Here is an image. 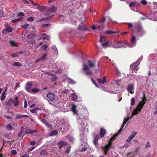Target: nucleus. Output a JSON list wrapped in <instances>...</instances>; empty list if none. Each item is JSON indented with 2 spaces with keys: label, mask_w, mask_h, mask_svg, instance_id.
Listing matches in <instances>:
<instances>
[{
  "label": "nucleus",
  "mask_w": 157,
  "mask_h": 157,
  "mask_svg": "<svg viewBox=\"0 0 157 157\" xmlns=\"http://www.w3.org/2000/svg\"><path fill=\"white\" fill-rule=\"evenodd\" d=\"M116 74L117 75H120L121 74L120 72L117 68L116 69Z\"/></svg>",
  "instance_id": "55"
},
{
  "label": "nucleus",
  "mask_w": 157,
  "mask_h": 157,
  "mask_svg": "<svg viewBox=\"0 0 157 157\" xmlns=\"http://www.w3.org/2000/svg\"><path fill=\"white\" fill-rule=\"evenodd\" d=\"M67 81L70 84H73L75 83L74 81L70 78H67Z\"/></svg>",
  "instance_id": "36"
},
{
  "label": "nucleus",
  "mask_w": 157,
  "mask_h": 157,
  "mask_svg": "<svg viewBox=\"0 0 157 157\" xmlns=\"http://www.w3.org/2000/svg\"><path fill=\"white\" fill-rule=\"evenodd\" d=\"M112 142L109 141L108 144L105 146V149L107 151H109V149L112 145Z\"/></svg>",
  "instance_id": "20"
},
{
  "label": "nucleus",
  "mask_w": 157,
  "mask_h": 157,
  "mask_svg": "<svg viewBox=\"0 0 157 157\" xmlns=\"http://www.w3.org/2000/svg\"><path fill=\"white\" fill-rule=\"evenodd\" d=\"M36 42V41L34 39H32L29 42L30 43L32 44H34Z\"/></svg>",
  "instance_id": "59"
},
{
  "label": "nucleus",
  "mask_w": 157,
  "mask_h": 157,
  "mask_svg": "<svg viewBox=\"0 0 157 157\" xmlns=\"http://www.w3.org/2000/svg\"><path fill=\"white\" fill-rule=\"evenodd\" d=\"M41 121L48 128H50L52 127V125L49 124L47 121L44 119H41Z\"/></svg>",
  "instance_id": "16"
},
{
  "label": "nucleus",
  "mask_w": 157,
  "mask_h": 157,
  "mask_svg": "<svg viewBox=\"0 0 157 157\" xmlns=\"http://www.w3.org/2000/svg\"><path fill=\"white\" fill-rule=\"evenodd\" d=\"M140 5V3L137 2H130L129 4V6L130 7H134L135 6H139Z\"/></svg>",
  "instance_id": "9"
},
{
  "label": "nucleus",
  "mask_w": 157,
  "mask_h": 157,
  "mask_svg": "<svg viewBox=\"0 0 157 157\" xmlns=\"http://www.w3.org/2000/svg\"><path fill=\"white\" fill-rule=\"evenodd\" d=\"M23 117L28 118L29 116L27 115L17 114L16 115L15 118L16 119H19Z\"/></svg>",
  "instance_id": "15"
},
{
  "label": "nucleus",
  "mask_w": 157,
  "mask_h": 157,
  "mask_svg": "<svg viewBox=\"0 0 157 157\" xmlns=\"http://www.w3.org/2000/svg\"><path fill=\"white\" fill-rule=\"evenodd\" d=\"M137 132H132L131 135L126 140V142H130L135 136L137 134Z\"/></svg>",
  "instance_id": "6"
},
{
  "label": "nucleus",
  "mask_w": 157,
  "mask_h": 157,
  "mask_svg": "<svg viewBox=\"0 0 157 157\" xmlns=\"http://www.w3.org/2000/svg\"><path fill=\"white\" fill-rule=\"evenodd\" d=\"M105 42L104 43H103L102 44V45L103 47L104 48H105L106 47H107L108 45L109 44V41H105Z\"/></svg>",
  "instance_id": "35"
},
{
  "label": "nucleus",
  "mask_w": 157,
  "mask_h": 157,
  "mask_svg": "<svg viewBox=\"0 0 157 157\" xmlns=\"http://www.w3.org/2000/svg\"><path fill=\"white\" fill-rule=\"evenodd\" d=\"M78 29L81 30H85L86 29V27L85 25H79L78 27Z\"/></svg>",
  "instance_id": "33"
},
{
  "label": "nucleus",
  "mask_w": 157,
  "mask_h": 157,
  "mask_svg": "<svg viewBox=\"0 0 157 157\" xmlns=\"http://www.w3.org/2000/svg\"><path fill=\"white\" fill-rule=\"evenodd\" d=\"M98 81L101 84H104L106 82V77L104 76L102 80L101 79H98Z\"/></svg>",
  "instance_id": "18"
},
{
  "label": "nucleus",
  "mask_w": 157,
  "mask_h": 157,
  "mask_svg": "<svg viewBox=\"0 0 157 157\" xmlns=\"http://www.w3.org/2000/svg\"><path fill=\"white\" fill-rule=\"evenodd\" d=\"M42 39L43 40H48L49 39V36L48 35H46L45 33H44L41 35Z\"/></svg>",
  "instance_id": "21"
},
{
  "label": "nucleus",
  "mask_w": 157,
  "mask_h": 157,
  "mask_svg": "<svg viewBox=\"0 0 157 157\" xmlns=\"http://www.w3.org/2000/svg\"><path fill=\"white\" fill-rule=\"evenodd\" d=\"M51 26V24L49 23V24H42L41 26L42 27L45 28L46 27H48Z\"/></svg>",
  "instance_id": "40"
},
{
  "label": "nucleus",
  "mask_w": 157,
  "mask_h": 157,
  "mask_svg": "<svg viewBox=\"0 0 157 157\" xmlns=\"http://www.w3.org/2000/svg\"><path fill=\"white\" fill-rule=\"evenodd\" d=\"M77 106L75 104L72 105V107L71 108V110L74 114H77V111L76 110Z\"/></svg>",
  "instance_id": "17"
},
{
  "label": "nucleus",
  "mask_w": 157,
  "mask_h": 157,
  "mask_svg": "<svg viewBox=\"0 0 157 157\" xmlns=\"http://www.w3.org/2000/svg\"><path fill=\"white\" fill-rule=\"evenodd\" d=\"M10 44L12 46H17L16 43L14 41H10Z\"/></svg>",
  "instance_id": "48"
},
{
  "label": "nucleus",
  "mask_w": 157,
  "mask_h": 157,
  "mask_svg": "<svg viewBox=\"0 0 157 157\" xmlns=\"http://www.w3.org/2000/svg\"><path fill=\"white\" fill-rule=\"evenodd\" d=\"M91 80L93 83L97 87H98V86L97 84L96 81L94 79L92 78H91Z\"/></svg>",
  "instance_id": "50"
},
{
  "label": "nucleus",
  "mask_w": 157,
  "mask_h": 157,
  "mask_svg": "<svg viewBox=\"0 0 157 157\" xmlns=\"http://www.w3.org/2000/svg\"><path fill=\"white\" fill-rule=\"evenodd\" d=\"M6 90L5 91L3 92L1 94V99L2 101H3L6 98L5 92L6 91Z\"/></svg>",
  "instance_id": "29"
},
{
  "label": "nucleus",
  "mask_w": 157,
  "mask_h": 157,
  "mask_svg": "<svg viewBox=\"0 0 157 157\" xmlns=\"http://www.w3.org/2000/svg\"><path fill=\"white\" fill-rule=\"evenodd\" d=\"M106 130L105 129L103 128H101L100 132V136L101 138L104 137L106 133Z\"/></svg>",
  "instance_id": "11"
},
{
  "label": "nucleus",
  "mask_w": 157,
  "mask_h": 157,
  "mask_svg": "<svg viewBox=\"0 0 157 157\" xmlns=\"http://www.w3.org/2000/svg\"><path fill=\"white\" fill-rule=\"evenodd\" d=\"M118 45L117 46H113V47L115 48H121L123 46H124L125 45V43L123 42L119 41L118 42Z\"/></svg>",
  "instance_id": "12"
},
{
  "label": "nucleus",
  "mask_w": 157,
  "mask_h": 157,
  "mask_svg": "<svg viewBox=\"0 0 157 157\" xmlns=\"http://www.w3.org/2000/svg\"><path fill=\"white\" fill-rule=\"evenodd\" d=\"M135 100L134 98H132L131 100V105L133 106L135 104Z\"/></svg>",
  "instance_id": "46"
},
{
  "label": "nucleus",
  "mask_w": 157,
  "mask_h": 157,
  "mask_svg": "<svg viewBox=\"0 0 157 157\" xmlns=\"http://www.w3.org/2000/svg\"><path fill=\"white\" fill-rule=\"evenodd\" d=\"M29 25L28 24H25L24 25H22L21 26V27L23 28L26 29V28H28L29 27Z\"/></svg>",
  "instance_id": "57"
},
{
  "label": "nucleus",
  "mask_w": 157,
  "mask_h": 157,
  "mask_svg": "<svg viewBox=\"0 0 157 157\" xmlns=\"http://www.w3.org/2000/svg\"><path fill=\"white\" fill-rule=\"evenodd\" d=\"M133 89V86L132 84H130L128 85V88L127 89V91L128 92L130 93L133 94L134 92L132 91V90Z\"/></svg>",
  "instance_id": "13"
},
{
  "label": "nucleus",
  "mask_w": 157,
  "mask_h": 157,
  "mask_svg": "<svg viewBox=\"0 0 157 157\" xmlns=\"http://www.w3.org/2000/svg\"><path fill=\"white\" fill-rule=\"evenodd\" d=\"M13 103L15 106H17L19 105V103L18 102V97L17 96L15 97L14 100H13Z\"/></svg>",
  "instance_id": "14"
},
{
  "label": "nucleus",
  "mask_w": 157,
  "mask_h": 157,
  "mask_svg": "<svg viewBox=\"0 0 157 157\" xmlns=\"http://www.w3.org/2000/svg\"><path fill=\"white\" fill-rule=\"evenodd\" d=\"M140 64V63H138L136 62L135 63H133L130 65V69L132 71V73L135 72L136 73H137V71L139 69L138 66Z\"/></svg>",
  "instance_id": "4"
},
{
  "label": "nucleus",
  "mask_w": 157,
  "mask_h": 157,
  "mask_svg": "<svg viewBox=\"0 0 157 157\" xmlns=\"http://www.w3.org/2000/svg\"><path fill=\"white\" fill-rule=\"evenodd\" d=\"M71 148V146H69L67 148V150L66 151V152L67 153H69L70 151Z\"/></svg>",
  "instance_id": "47"
},
{
  "label": "nucleus",
  "mask_w": 157,
  "mask_h": 157,
  "mask_svg": "<svg viewBox=\"0 0 157 157\" xmlns=\"http://www.w3.org/2000/svg\"><path fill=\"white\" fill-rule=\"evenodd\" d=\"M53 16V15H52L51 16L46 17L45 18H42L41 19V20H40V21H44V20H48V19L49 18H50L51 17H52Z\"/></svg>",
  "instance_id": "45"
},
{
  "label": "nucleus",
  "mask_w": 157,
  "mask_h": 157,
  "mask_svg": "<svg viewBox=\"0 0 157 157\" xmlns=\"http://www.w3.org/2000/svg\"><path fill=\"white\" fill-rule=\"evenodd\" d=\"M22 18H18L17 19H14V20H12V22H17V21H19L20 20H21L22 19Z\"/></svg>",
  "instance_id": "58"
},
{
  "label": "nucleus",
  "mask_w": 157,
  "mask_h": 157,
  "mask_svg": "<svg viewBox=\"0 0 157 157\" xmlns=\"http://www.w3.org/2000/svg\"><path fill=\"white\" fill-rule=\"evenodd\" d=\"M52 76V77L51 78V80L53 81H56L57 79L56 76L55 74H54Z\"/></svg>",
  "instance_id": "37"
},
{
  "label": "nucleus",
  "mask_w": 157,
  "mask_h": 157,
  "mask_svg": "<svg viewBox=\"0 0 157 157\" xmlns=\"http://www.w3.org/2000/svg\"><path fill=\"white\" fill-rule=\"evenodd\" d=\"M150 147V143H149V142H148L147 144H146V145H145V147L146 148H148V147Z\"/></svg>",
  "instance_id": "61"
},
{
  "label": "nucleus",
  "mask_w": 157,
  "mask_h": 157,
  "mask_svg": "<svg viewBox=\"0 0 157 157\" xmlns=\"http://www.w3.org/2000/svg\"><path fill=\"white\" fill-rule=\"evenodd\" d=\"M114 81V82L118 85H120L121 83V79H117L116 80H115Z\"/></svg>",
  "instance_id": "39"
},
{
  "label": "nucleus",
  "mask_w": 157,
  "mask_h": 157,
  "mask_svg": "<svg viewBox=\"0 0 157 157\" xmlns=\"http://www.w3.org/2000/svg\"><path fill=\"white\" fill-rule=\"evenodd\" d=\"M25 15L22 12H20L17 14L18 17H23Z\"/></svg>",
  "instance_id": "51"
},
{
  "label": "nucleus",
  "mask_w": 157,
  "mask_h": 157,
  "mask_svg": "<svg viewBox=\"0 0 157 157\" xmlns=\"http://www.w3.org/2000/svg\"><path fill=\"white\" fill-rule=\"evenodd\" d=\"M32 84L31 82H28L26 84V86L25 87V89L26 90L30 93L31 90V86H32Z\"/></svg>",
  "instance_id": "7"
},
{
  "label": "nucleus",
  "mask_w": 157,
  "mask_h": 157,
  "mask_svg": "<svg viewBox=\"0 0 157 157\" xmlns=\"http://www.w3.org/2000/svg\"><path fill=\"white\" fill-rule=\"evenodd\" d=\"M40 90L37 88H33L32 89L30 92L31 93H36L40 91Z\"/></svg>",
  "instance_id": "32"
},
{
  "label": "nucleus",
  "mask_w": 157,
  "mask_h": 157,
  "mask_svg": "<svg viewBox=\"0 0 157 157\" xmlns=\"http://www.w3.org/2000/svg\"><path fill=\"white\" fill-rule=\"evenodd\" d=\"M13 65L16 66H21L22 65L21 63L19 62H15L13 64Z\"/></svg>",
  "instance_id": "43"
},
{
  "label": "nucleus",
  "mask_w": 157,
  "mask_h": 157,
  "mask_svg": "<svg viewBox=\"0 0 157 157\" xmlns=\"http://www.w3.org/2000/svg\"><path fill=\"white\" fill-rule=\"evenodd\" d=\"M34 20V18L33 17H29L27 19V20L28 21H33Z\"/></svg>",
  "instance_id": "62"
},
{
  "label": "nucleus",
  "mask_w": 157,
  "mask_h": 157,
  "mask_svg": "<svg viewBox=\"0 0 157 157\" xmlns=\"http://www.w3.org/2000/svg\"><path fill=\"white\" fill-rule=\"evenodd\" d=\"M141 99L142 101L139 102L137 107L133 110L132 113V116L130 117V119H131L133 116L138 114L141 111V109L146 103L147 100L145 94H143V97Z\"/></svg>",
  "instance_id": "1"
},
{
  "label": "nucleus",
  "mask_w": 157,
  "mask_h": 157,
  "mask_svg": "<svg viewBox=\"0 0 157 157\" xmlns=\"http://www.w3.org/2000/svg\"><path fill=\"white\" fill-rule=\"evenodd\" d=\"M132 153V152H129L127 153L126 155L127 157H134V155H132V156L130 155Z\"/></svg>",
  "instance_id": "52"
},
{
  "label": "nucleus",
  "mask_w": 157,
  "mask_h": 157,
  "mask_svg": "<svg viewBox=\"0 0 157 157\" xmlns=\"http://www.w3.org/2000/svg\"><path fill=\"white\" fill-rule=\"evenodd\" d=\"M99 137L98 135H97L95 137L94 140V143L95 144H97Z\"/></svg>",
  "instance_id": "31"
},
{
  "label": "nucleus",
  "mask_w": 157,
  "mask_h": 157,
  "mask_svg": "<svg viewBox=\"0 0 157 157\" xmlns=\"http://www.w3.org/2000/svg\"><path fill=\"white\" fill-rule=\"evenodd\" d=\"M106 41L105 38V36H100V41L101 42H102L103 41L105 42Z\"/></svg>",
  "instance_id": "42"
},
{
  "label": "nucleus",
  "mask_w": 157,
  "mask_h": 157,
  "mask_svg": "<svg viewBox=\"0 0 157 157\" xmlns=\"http://www.w3.org/2000/svg\"><path fill=\"white\" fill-rule=\"evenodd\" d=\"M132 142H130L129 143L125 144L123 146V147H125L126 148H127L129 147L130 145L131 144Z\"/></svg>",
  "instance_id": "49"
},
{
  "label": "nucleus",
  "mask_w": 157,
  "mask_h": 157,
  "mask_svg": "<svg viewBox=\"0 0 157 157\" xmlns=\"http://www.w3.org/2000/svg\"><path fill=\"white\" fill-rule=\"evenodd\" d=\"M43 49L44 50L48 48V46L47 45H44L42 46Z\"/></svg>",
  "instance_id": "64"
},
{
  "label": "nucleus",
  "mask_w": 157,
  "mask_h": 157,
  "mask_svg": "<svg viewBox=\"0 0 157 157\" xmlns=\"http://www.w3.org/2000/svg\"><path fill=\"white\" fill-rule=\"evenodd\" d=\"M25 130V131L24 132L25 133V134H29V133L30 132L31 130V128L29 127H27L26 128Z\"/></svg>",
  "instance_id": "34"
},
{
  "label": "nucleus",
  "mask_w": 157,
  "mask_h": 157,
  "mask_svg": "<svg viewBox=\"0 0 157 157\" xmlns=\"http://www.w3.org/2000/svg\"><path fill=\"white\" fill-rule=\"evenodd\" d=\"M58 132L56 130H54L51 132L50 133L51 136L56 135L57 134Z\"/></svg>",
  "instance_id": "38"
},
{
  "label": "nucleus",
  "mask_w": 157,
  "mask_h": 157,
  "mask_svg": "<svg viewBox=\"0 0 157 157\" xmlns=\"http://www.w3.org/2000/svg\"><path fill=\"white\" fill-rule=\"evenodd\" d=\"M57 9L55 6H51L48 9L46 14L47 16L49 15L51 13L56 12Z\"/></svg>",
  "instance_id": "5"
},
{
  "label": "nucleus",
  "mask_w": 157,
  "mask_h": 157,
  "mask_svg": "<svg viewBox=\"0 0 157 157\" xmlns=\"http://www.w3.org/2000/svg\"><path fill=\"white\" fill-rule=\"evenodd\" d=\"M47 56V54H45L42 56L40 58L36 60V62H38L40 61L42 59H45V57Z\"/></svg>",
  "instance_id": "25"
},
{
  "label": "nucleus",
  "mask_w": 157,
  "mask_h": 157,
  "mask_svg": "<svg viewBox=\"0 0 157 157\" xmlns=\"http://www.w3.org/2000/svg\"><path fill=\"white\" fill-rule=\"evenodd\" d=\"M18 56V53L16 52V53H14L13 54L12 56H11L13 58L16 57H17Z\"/></svg>",
  "instance_id": "54"
},
{
  "label": "nucleus",
  "mask_w": 157,
  "mask_h": 157,
  "mask_svg": "<svg viewBox=\"0 0 157 157\" xmlns=\"http://www.w3.org/2000/svg\"><path fill=\"white\" fill-rule=\"evenodd\" d=\"M47 99L49 103L52 105H55L56 103L58 98L53 93H48L46 94Z\"/></svg>",
  "instance_id": "3"
},
{
  "label": "nucleus",
  "mask_w": 157,
  "mask_h": 157,
  "mask_svg": "<svg viewBox=\"0 0 157 157\" xmlns=\"http://www.w3.org/2000/svg\"><path fill=\"white\" fill-rule=\"evenodd\" d=\"M141 3L143 5H146L147 4V1L145 0H142Z\"/></svg>",
  "instance_id": "56"
},
{
  "label": "nucleus",
  "mask_w": 157,
  "mask_h": 157,
  "mask_svg": "<svg viewBox=\"0 0 157 157\" xmlns=\"http://www.w3.org/2000/svg\"><path fill=\"white\" fill-rule=\"evenodd\" d=\"M37 132V130H31L30 132L29 133V134H33L34 133H36Z\"/></svg>",
  "instance_id": "53"
},
{
  "label": "nucleus",
  "mask_w": 157,
  "mask_h": 157,
  "mask_svg": "<svg viewBox=\"0 0 157 157\" xmlns=\"http://www.w3.org/2000/svg\"><path fill=\"white\" fill-rule=\"evenodd\" d=\"M13 102V99H9L6 103V105L10 106L12 104Z\"/></svg>",
  "instance_id": "27"
},
{
  "label": "nucleus",
  "mask_w": 157,
  "mask_h": 157,
  "mask_svg": "<svg viewBox=\"0 0 157 157\" xmlns=\"http://www.w3.org/2000/svg\"><path fill=\"white\" fill-rule=\"evenodd\" d=\"M129 119H130V118H129V117H128L127 118H124L123 124L121 126V127L120 129L119 130V133L121 132L123 130V128L124 125L126 123V122L128 121L129 120Z\"/></svg>",
  "instance_id": "8"
},
{
  "label": "nucleus",
  "mask_w": 157,
  "mask_h": 157,
  "mask_svg": "<svg viewBox=\"0 0 157 157\" xmlns=\"http://www.w3.org/2000/svg\"><path fill=\"white\" fill-rule=\"evenodd\" d=\"M67 137L68 139L70 141L72 142H73L74 141V138L73 136H71L70 135H68L67 136Z\"/></svg>",
  "instance_id": "28"
},
{
  "label": "nucleus",
  "mask_w": 157,
  "mask_h": 157,
  "mask_svg": "<svg viewBox=\"0 0 157 157\" xmlns=\"http://www.w3.org/2000/svg\"><path fill=\"white\" fill-rule=\"evenodd\" d=\"M71 97L74 101H75L77 100L78 96L75 94H72Z\"/></svg>",
  "instance_id": "24"
},
{
  "label": "nucleus",
  "mask_w": 157,
  "mask_h": 157,
  "mask_svg": "<svg viewBox=\"0 0 157 157\" xmlns=\"http://www.w3.org/2000/svg\"><path fill=\"white\" fill-rule=\"evenodd\" d=\"M13 31V29L10 27H8L6 28V29H3L2 30V33L3 34H6L9 32H12Z\"/></svg>",
  "instance_id": "10"
},
{
  "label": "nucleus",
  "mask_w": 157,
  "mask_h": 157,
  "mask_svg": "<svg viewBox=\"0 0 157 157\" xmlns=\"http://www.w3.org/2000/svg\"><path fill=\"white\" fill-rule=\"evenodd\" d=\"M57 144L63 147L64 145H66V144L65 142L63 141H61L59 142V143H58Z\"/></svg>",
  "instance_id": "41"
},
{
  "label": "nucleus",
  "mask_w": 157,
  "mask_h": 157,
  "mask_svg": "<svg viewBox=\"0 0 157 157\" xmlns=\"http://www.w3.org/2000/svg\"><path fill=\"white\" fill-rule=\"evenodd\" d=\"M119 33V32L118 31H113L112 30L107 31L106 32V34H111L116 33Z\"/></svg>",
  "instance_id": "30"
},
{
  "label": "nucleus",
  "mask_w": 157,
  "mask_h": 157,
  "mask_svg": "<svg viewBox=\"0 0 157 157\" xmlns=\"http://www.w3.org/2000/svg\"><path fill=\"white\" fill-rule=\"evenodd\" d=\"M88 66L85 63L83 65L82 69L85 72V74L87 75H92V72L89 70V69L95 66V63H92L90 60H88Z\"/></svg>",
  "instance_id": "2"
},
{
  "label": "nucleus",
  "mask_w": 157,
  "mask_h": 157,
  "mask_svg": "<svg viewBox=\"0 0 157 157\" xmlns=\"http://www.w3.org/2000/svg\"><path fill=\"white\" fill-rule=\"evenodd\" d=\"M36 36V34L34 33H31L29 34L27 36V38L28 39H30L32 37H35Z\"/></svg>",
  "instance_id": "26"
},
{
  "label": "nucleus",
  "mask_w": 157,
  "mask_h": 157,
  "mask_svg": "<svg viewBox=\"0 0 157 157\" xmlns=\"http://www.w3.org/2000/svg\"><path fill=\"white\" fill-rule=\"evenodd\" d=\"M105 21V17H103L102 19L99 20V22L101 23H103Z\"/></svg>",
  "instance_id": "63"
},
{
  "label": "nucleus",
  "mask_w": 157,
  "mask_h": 157,
  "mask_svg": "<svg viewBox=\"0 0 157 157\" xmlns=\"http://www.w3.org/2000/svg\"><path fill=\"white\" fill-rule=\"evenodd\" d=\"M6 128L8 130H13V127L10 124H9L6 126Z\"/></svg>",
  "instance_id": "23"
},
{
  "label": "nucleus",
  "mask_w": 157,
  "mask_h": 157,
  "mask_svg": "<svg viewBox=\"0 0 157 157\" xmlns=\"http://www.w3.org/2000/svg\"><path fill=\"white\" fill-rule=\"evenodd\" d=\"M48 154L47 152L46 151V150H43L42 151H41L40 153V154L41 155H47Z\"/></svg>",
  "instance_id": "44"
},
{
  "label": "nucleus",
  "mask_w": 157,
  "mask_h": 157,
  "mask_svg": "<svg viewBox=\"0 0 157 157\" xmlns=\"http://www.w3.org/2000/svg\"><path fill=\"white\" fill-rule=\"evenodd\" d=\"M120 133H119V131H118L117 133L115 134H114L113 136L109 140V142H112V141H114L116 139V136L118 135V134Z\"/></svg>",
  "instance_id": "19"
},
{
  "label": "nucleus",
  "mask_w": 157,
  "mask_h": 157,
  "mask_svg": "<svg viewBox=\"0 0 157 157\" xmlns=\"http://www.w3.org/2000/svg\"><path fill=\"white\" fill-rule=\"evenodd\" d=\"M136 40V38L135 36H134L132 37V39L131 40V41L132 42L134 43L135 42Z\"/></svg>",
  "instance_id": "60"
},
{
  "label": "nucleus",
  "mask_w": 157,
  "mask_h": 157,
  "mask_svg": "<svg viewBox=\"0 0 157 157\" xmlns=\"http://www.w3.org/2000/svg\"><path fill=\"white\" fill-rule=\"evenodd\" d=\"M23 131L22 129V127L21 128V132L18 134V137H22L24 136L25 135V133H23Z\"/></svg>",
  "instance_id": "22"
}]
</instances>
